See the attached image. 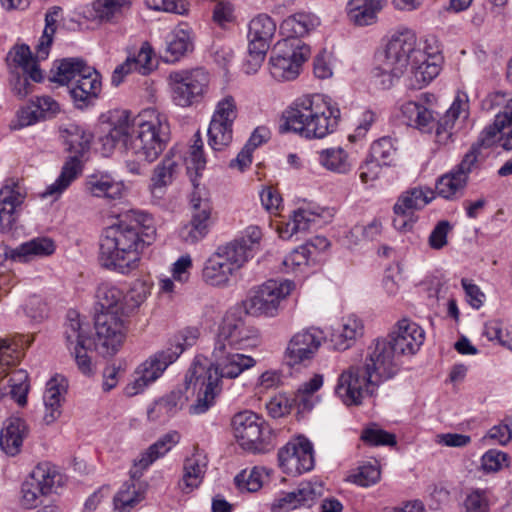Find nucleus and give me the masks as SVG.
<instances>
[{
	"label": "nucleus",
	"mask_w": 512,
	"mask_h": 512,
	"mask_svg": "<svg viewBox=\"0 0 512 512\" xmlns=\"http://www.w3.org/2000/svg\"><path fill=\"white\" fill-rule=\"evenodd\" d=\"M169 140L168 118L155 108L144 109L134 117L122 111L102 138L108 150L118 142L123 143L126 156L131 158L125 161V166L133 175H142L145 165L158 159Z\"/></svg>",
	"instance_id": "f257e3e1"
},
{
	"label": "nucleus",
	"mask_w": 512,
	"mask_h": 512,
	"mask_svg": "<svg viewBox=\"0 0 512 512\" xmlns=\"http://www.w3.org/2000/svg\"><path fill=\"white\" fill-rule=\"evenodd\" d=\"M441 62L442 56L438 50L420 48L416 34L407 29L394 34L385 49L376 53L372 74L379 85L387 89L410 65L408 86L421 89L438 76Z\"/></svg>",
	"instance_id": "f03ea898"
},
{
	"label": "nucleus",
	"mask_w": 512,
	"mask_h": 512,
	"mask_svg": "<svg viewBox=\"0 0 512 512\" xmlns=\"http://www.w3.org/2000/svg\"><path fill=\"white\" fill-rule=\"evenodd\" d=\"M150 215L131 211L126 220L105 229L100 243V261L110 270L127 274L139 265L144 250L155 239Z\"/></svg>",
	"instance_id": "7ed1b4c3"
},
{
	"label": "nucleus",
	"mask_w": 512,
	"mask_h": 512,
	"mask_svg": "<svg viewBox=\"0 0 512 512\" xmlns=\"http://www.w3.org/2000/svg\"><path fill=\"white\" fill-rule=\"evenodd\" d=\"M258 343V330L246 322L239 308L230 309L219 326L210 362L223 376H228L229 379L237 378L256 364L254 358L237 351L255 347Z\"/></svg>",
	"instance_id": "20e7f679"
},
{
	"label": "nucleus",
	"mask_w": 512,
	"mask_h": 512,
	"mask_svg": "<svg viewBox=\"0 0 512 512\" xmlns=\"http://www.w3.org/2000/svg\"><path fill=\"white\" fill-rule=\"evenodd\" d=\"M340 116V109L328 96L306 94L284 111L281 130L307 139H322L336 130Z\"/></svg>",
	"instance_id": "39448f33"
},
{
	"label": "nucleus",
	"mask_w": 512,
	"mask_h": 512,
	"mask_svg": "<svg viewBox=\"0 0 512 512\" xmlns=\"http://www.w3.org/2000/svg\"><path fill=\"white\" fill-rule=\"evenodd\" d=\"M340 116V109L328 96L306 94L284 111L281 130L307 139H322L336 130Z\"/></svg>",
	"instance_id": "423d86ee"
},
{
	"label": "nucleus",
	"mask_w": 512,
	"mask_h": 512,
	"mask_svg": "<svg viewBox=\"0 0 512 512\" xmlns=\"http://www.w3.org/2000/svg\"><path fill=\"white\" fill-rule=\"evenodd\" d=\"M65 150L69 154L58 178L42 193V197L58 199L83 171L89 158L93 135L84 127L69 123L60 128Z\"/></svg>",
	"instance_id": "0eeeda50"
},
{
	"label": "nucleus",
	"mask_w": 512,
	"mask_h": 512,
	"mask_svg": "<svg viewBox=\"0 0 512 512\" xmlns=\"http://www.w3.org/2000/svg\"><path fill=\"white\" fill-rule=\"evenodd\" d=\"M228 378L210 362L209 367L204 366L195 359L185 375V388L193 386L198 389L195 402L190 405L191 415H201L207 412L214 404L221 392V379Z\"/></svg>",
	"instance_id": "6e6552de"
},
{
	"label": "nucleus",
	"mask_w": 512,
	"mask_h": 512,
	"mask_svg": "<svg viewBox=\"0 0 512 512\" xmlns=\"http://www.w3.org/2000/svg\"><path fill=\"white\" fill-rule=\"evenodd\" d=\"M175 105L186 108L202 101L209 87V74L202 68L171 71L167 77Z\"/></svg>",
	"instance_id": "1a4fd4ad"
},
{
	"label": "nucleus",
	"mask_w": 512,
	"mask_h": 512,
	"mask_svg": "<svg viewBox=\"0 0 512 512\" xmlns=\"http://www.w3.org/2000/svg\"><path fill=\"white\" fill-rule=\"evenodd\" d=\"M233 434L239 445L252 453H265L272 448V434L265 421L252 411H242L232 418Z\"/></svg>",
	"instance_id": "9d476101"
},
{
	"label": "nucleus",
	"mask_w": 512,
	"mask_h": 512,
	"mask_svg": "<svg viewBox=\"0 0 512 512\" xmlns=\"http://www.w3.org/2000/svg\"><path fill=\"white\" fill-rule=\"evenodd\" d=\"M294 288L291 280H268L251 292L243 302L244 310L252 316L275 317Z\"/></svg>",
	"instance_id": "9b49d317"
},
{
	"label": "nucleus",
	"mask_w": 512,
	"mask_h": 512,
	"mask_svg": "<svg viewBox=\"0 0 512 512\" xmlns=\"http://www.w3.org/2000/svg\"><path fill=\"white\" fill-rule=\"evenodd\" d=\"M310 54V47L299 40H284L278 43L269 59L271 76L277 81L296 79Z\"/></svg>",
	"instance_id": "f8f14e48"
},
{
	"label": "nucleus",
	"mask_w": 512,
	"mask_h": 512,
	"mask_svg": "<svg viewBox=\"0 0 512 512\" xmlns=\"http://www.w3.org/2000/svg\"><path fill=\"white\" fill-rule=\"evenodd\" d=\"M62 484V476L49 462L39 463L21 485L19 501L22 507L33 509Z\"/></svg>",
	"instance_id": "ddd939ff"
},
{
	"label": "nucleus",
	"mask_w": 512,
	"mask_h": 512,
	"mask_svg": "<svg viewBox=\"0 0 512 512\" xmlns=\"http://www.w3.org/2000/svg\"><path fill=\"white\" fill-rule=\"evenodd\" d=\"M245 264L244 253L234 246L221 245L206 260L202 269V279L214 287H226L231 277Z\"/></svg>",
	"instance_id": "4468645a"
},
{
	"label": "nucleus",
	"mask_w": 512,
	"mask_h": 512,
	"mask_svg": "<svg viewBox=\"0 0 512 512\" xmlns=\"http://www.w3.org/2000/svg\"><path fill=\"white\" fill-rule=\"evenodd\" d=\"M378 385L362 365H351L339 375L335 393L347 406L360 405Z\"/></svg>",
	"instance_id": "2eb2a0df"
},
{
	"label": "nucleus",
	"mask_w": 512,
	"mask_h": 512,
	"mask_svg": "<svg viewBox=\"0 0 512 512\" xmlns=\"http://www.w3.org/2000/svg\"><path fill=\"white\" fill-rule=\"evenodd\" d=\"M477 166V147H474L465 153L457 165L436 180L435 193L437 196L448 201L462 198L468 186L469 176Z\"/></svg>",
	"instance_id": "dca6fc26"
},
{
	"label": "nucleus",
	"mask_w": 512,
	"mask_h": 512,
	"mask_svg": "<svg viewBox=\"0 0 512 512\" xmlns=\"http://www.w3.org/2000/svg\"><path fill=\"white\" fill-rule=\"evenodd\" d=\"M238 108L233 96L226 95L215 106L208 128V144L214 151H222L233 140V124Z\"/></svg>",
	"instance_id": "f3484780"
},
{
	"label": "nucleus",
	"mask_w": 512,
	"mask_h": 512,
	"mask_svg": "<svg viewBox=\"0 0 512 512\" xmlns=\"http://www.w3.org/2000/svg\"><path fill=\"white\" fill-rule=\"evenodd\" d=\"M125 316L116 312H100L95 319V350L103 356L114 355L126 336Z\"/></svg>",
	"instance_id": "a211bd4d"
},
{
	"label": "nucleus",
	"mask_w": 512,
	"mask_h": 512,
	"mask_svg": "<svg viewBox=\"0 0 512 512\" xmlns=\"http://www.w3.org/2000/svg\"><path fill=\"white\" fill-rule=\"evenodd\" d=\"M191 218L180 229L181 239L188 244L203 240L213 225L212 204L210 200L195 187L190 196Z\"/></svg>",
	"instance_id": "6ab92c4d"
},
{
	"label": "nucleus",
	"mask_w": 512,
	"mask_h": 512,
	"mask_svg": "<svg viewBox=\"0 0 512 512\" xmlns=\"http://www.w3.org/2000/svg\"><path fill=\"white\" fill-rule=\"evenodd\" d=\"M65 338L67 347L75 358L79 371L91 376L94 374V366L87 351L93 346L88 336V325H84L76 312H69L68 322L65 326Z\"/></svg>",
	"instance_id": "aec40b11"
},
{
	"label": "nucleus",
	"mask_w": 512,
	"mask_h": 512,
	"mask_svg": "<svg viewBox=\"0 0 512 512\" xmlns=\"http://www.w3.org/2000/svg\"><path fill=\"white\" fill-rule=\"evenodd\" d=\"M400 356L388 340L378 339L369 347L365 362L361 365L380 384L397 374Z\"/></svg>",
	"instance_id": "412c9836"
},
{
	"label": "nucleus",
	"mask_w": 512,
	"mask_h": 512,
	"mask_svg": "<svg viewBox=\"0 0 512 512\" xmlns=\"http://www.w3.org/2000/svg\"><path fill=\"white\" fill-rule=\"evenodd\" d=\"M278 463L281 470L292 476L311 471L314 467L312 443L304 436H298L287 442L278 451Z\"/></svg>",
	"instance_id": "4be33fe9"
},
{
	"label": "nucleus",
	"mask_w": 512,
	"mask_h": 512,
	"mask_svg": "<svg viewBox=\"0 0 512 512\" xmlns=\"http://www.w3.org/2000/svg\"><path fill=\"white\" fill-rule=\"evenodd\" d=\"M325 339L324 332L317 327H309L295 333L285 350V360L289 366L310 361Z\"/></svg>",
	"instance_id": "5701e85b"
},
{
	"label": "nucleus",
	"mask_w": 512,
	"mask_h": 512,
	"mask_svg": "<svg viewBox=\"0 0 512 512\" xmlns=\"http://www.w3.org/2000/svg\"><path fill=\"white\" fill-rule=\"evenodd\" d=\"M388 341L401 356L415 355L425 341V330L409 318L398 320L392 327Z\"/></svg>",
	"instance_id": "b1692460"
},
{
	"label": "nucleus",
	"mask_w": 512,
	"mask_h": 512,
	"mask_svg": "<svg viewBox=\"0 0 512 512\" xmlns=\"http://www.w3.org/2000/svg\"><path fill=\"white\" fill-rule=\"evenodd\" d=\"M323 486L317 481L301 482L290 492L281 493L271 504L274 512H289L302 506H311L321 496Z\"/></svg>",
	"instance_id": "393cba45"
},
{
	"label": "nucleus",
	"mask_w": 512,
	"mask_h": 512,
	"mask_svg": "<svg viewBox=\"0 0 512 512\" xmlns=\"http://www.w3.org/2000/svg\"><path fill=\"white\" fill-rule=\"evenodd\" d=\"M68 88L75 105L78 108L87 107L101 92V76L94 68L88 66L83 68L82 74Z\"/></svg>",
	"instance_id": "a878e982"
},
{
	"label": "nucleus",
	"mask_w": 512,
	"mask_h": 512,
	"mask_svg": "<svg viewBox=\"0 0 512 512\" xmlns=\"http://www.w3.org/2000/svg\"><path fill=\"white\" fill-rule=\"evenodd\" d=\"M468 97L465 93H458L450 108L438 120L435 130V142L439 146H447L453 142L455 121L468 117Z\"/></svg>",
	"instance_id": "bb28decb"
},
{
	"label": "nucleus",
	"mask_w": 512,
	"mask_h": 512,
	"mask_svg": "<svg viewBox=\"0 0 512 512\" xmlns=\"http://www.w3.org/2000/svg\"><path fill=\"white\" fill-rule=\"evenodd\" d=\"M179 168V161L170 155H166L161 162L154 167L148 186L153 200L159 202L164 199L168 187L176 179Z\"/></svg>",
	"instance_id": "cd10ccee"
},
{
	"label": "nucleus",
	"mask_w": 512,
	"mask_h": 512,
	"mask_svg": "<svg viewBox=\"0 0 512 512\" xmlns=\"http://www.w3.org/2000/svg\"><path fill=\"white\" fill-rule=\"evenodd\" d=\"M68 383L64 376L55 375L46 383L43 394L44 415L43 421L50 425L54 423L62 413V403L67 392Z\"/></svg>",
	"instance_id": "c85d7f7f"
},
{
	"label": "nucleus",
	"mask_w": 512,
	"mask_h": 512,
	"mask_svg": "<svg viewBox=\"0 0 512 512\" xmlns=\"http://www.w3.org/2000/svg\"><path fill=\"white\" fill-rule=\"evenodd\" d=\"M26 197L25 187L14 179H8L0 189V222L2 226L11 227L15 221L14 214Z\"/></svg>",
	"instance_id": "c756f323"
},
{
	"label": "nucleus",
	"mask_w": 512,
	"mask_h": 512,
	"mask_svg": "<svg viewBox=\"0 0 512 512\" xmlns=\"http://www.w3.org/2000/svg\"><path fill=\"white\" fill-rule=\"evenodd\" d=\"M153 49L148 42H143L136 54L129 55L124 63L117 66L112 75V84L118 86L123 76L136 71L141 75H147L154 69Z\"/></svg>",
	"instance_id": "7c9ffc66"
},
{
	"label": "nucleus",
	"mask_w": 512,
	"mask_h": 512,
	"mask_svg": "<svg viewBox=\"0 0 512 512\" xmlns=\"http://www.w3.org/2000/svg\"><path fill=\"white\" fill-rule=\"evenodd\" d=\"M194 32L187 23L177 25L166 37V61L175 62L194 50Z\"/></svg>",
	"instance_id": "2f4dec72"
},
{
	"label": "nucleus",
	"mask_w": 512,
	"mask_h": 512,
	"mask_svg": "<svg viewBox=\"0 0 512 512\" xmlns=\"http://www.w3.org/2000/svg\"><path fill=\"white\" fill-rule=\"evenodd\" d=\"M85 190L93 197L117 200L122 198L125 185L107 172H95L86 177Z\"/></svg>",
	"instance_id": "473e14b6"
},
{
	"label": "nucleus",
	"mask_w": 512,
	"mask_h": 512,
	"mask_svg": "<svg viewBox=\"0 0 512 512\" xmlns=\"http://www.w3.org/2000/svg\"><path fill=\"white\" fill-rule=\"evenodd\" d=\"M177 431H170L160 437L154 444L142 452L134 461L133 477H139L143 470L147 469L154 461L166 455L180 441Z\"/></svg>",
	"instance_id": "72a5a7b5"
},
{
	"label": "nucleus",
	"mask_w": 512,
	"mask_h": 512,
	"mask_svg": "<svg viewBox=\"0 0 512 512\" xmlns=\"http://www.w3.org/2000/svg\"><path fill=\"white\" fill-rule=\"evenodd\" d=\"M182 353L183 348L180 346L169 347L157 352L136 368L137 374H140L148 383L152 384Z\"/></svg>",
	"instance_id": "f704fd0d"
},
{
	"label": "nucleus",
	"mask_w": 512,
	"mask_h": 512,
	"mask_svg": "<svg viewBox=\"0 0 512 512\" xmlns=\"http://www.w3.org/2000/svg\"><path fill=\"white\" fill-rule=\"evenodd\" d=\"M55 244L48 237H36L27 242L20 244L15 248L6 250L7 258L17 262H29L35 258L46 257L53 254Z\"/></svg>",
	"instance_id": "c9c22d12"
},
{
	"label": "nucleus",
	"mask_w": 512,
	"mask_h": 512,
	"mask_svg": "<svg viewBox=\"0 0 512 512\" xmlns=\"http://www.w3.org/2000/svg\"><path fill=\"white\" fill-rule=\"evenodd\" d=\"M7 63L11 73L21 71L24 74H28L34 82H41L44 78L36 56L32 55L29 46L25 44L15 46L9 51Z\"/></svg>",
	"instance_id": "e433bc0d"
},
{
	"label": "nucleus",
	"mask_w": 512,
	"mask_h": 512,
	"mask_svg": "<svg viewBox=\"0 0 512 512\" xmlns=\"http://www.w3.org/2000/svg\"><path fill=\"white\" fill-rule=\"evenodd\" d=\"M28 433L29 427L23 419L10 418L0 432L1 449L9 456L17 455Z\"/></svg>",
	"instance_id": "4c0bfd02"
},
{
	"label": "nucleus",
	"mask_w": 512,
	"mask_h": 512,
	"mask_svg": "<svg viewBox=\"0 0 512 512\" xmlns=\"http://www.w3.org/2000/svg\"><path fill=\"white\" fill-rule=\"evenodd\" d=\"M320 18L307 11H301L288 16L280 25L281 32L286 35L288 40L305 37L320 26Z\"/></svg>",
	"instance_id": "58836bf2"
},
{
	"label": "nucleus",
	"mask_w": 512,
	"mask_h": 512,
	"mask_svg": "<svg viewBox=\"0 0 512 512\" xmlns=\"http://www.w3.org/2000/svg\"><path fill=\"white\" fill-rule=\"evenodd\" d=\"M207 469L206 456L201 453H194L184 461L183 475L178 482V487L183 493H190L202 483Z\"/></svg>",
	"instance_id": "ea45409f"
},
{
	"label": "nucleus",
	"mask_w": 512,
	"mask_h": 512,
	"mask_svg": "<svg viewBox=\"0 0 512 512\" xmlns=\"http://www.w3.org/2000/svg\"><path fill=\"white\" fill-rule=\"evenodd\" d=\"M275 21L267 14H259L255 16L248 26V44L257 48H265L269 50L271 41L276 32Z\"/></svg>",
	"instance_id": "a19ab883"
},
{
	"label": "nucleus",
	"mask_w": 512,
	"mask_h": 512,
	"mask_svg": "<svg viewBox=\"0 0 512 512\" xmlns=\"http://www.w3.org/2000/svg\"><path fill=\"white\" fill-rule=\"evenodd\" d=\"M363 323L357 316L351 314L342 318L340 326L331 334V342L337 350L350 348L356 339L363 334Z\"/></svg>",
	"instance_id": "79ce46f5"
},
{
	"label": "nucleus",
	"mask_w": 512,
	"mask_h": 512,
	"mask_svg": "<svg viewBox=\"0 0 512 512\" xmlns=\"http://www.w3.org/2000/svg\"><path fill=\"white\" fill-rule=\"evenodd\" d=\"M60 111V105L50 96L36 97L31 105L20 110L18 117L21 126H28L39 118H50Z\"/></svg>",
	"instance_id": "37998d69"
},
{
	"label": "nucleus",
	"mask_w": 512,
	"mask_h": 512,
	"mask_svg": "<svg viewBox=\"0 0 512 512\" xmlns=\"http://www.w3.org/2000/svg\"><path fill=\"white\" fill-rule=\"evenodd\" d=\"M385 0H349L347 15L358 26L372 24L377 13L383 8Z\"/></svg>",
	"instance_id": "c03bdc74"
},
{
	"label": "nucleus",
	"mask_w": 512,
	"mask_h": 512,
	"mask_svg": "<svg viewBox=\"0 0 512 512\" xmlns=\"http://www.w3.org/2000/svg\"><path fill=\"white\" fill-rule=\"evenodd\" d=\"M319 164L336 174H347L353 168L349 153L342 147H330L317 152Z\"/></svg>",
	"instance_id": "a18cd8bd"
},
{
	"label": "nucleus",
	"mask_w": 512,
	"mask_h": 512,
	"mask_svg": "<svg viewBox=\"0 0 512 512\" xmlns=\"http://www.w3.org/2000/svg\"><path fill=\"white\" fill-rule=\"evenodd\" d=\"M401 112L409 126L422 132H431L434 116L431 109L421 101H407L401 106Z\"/></svg>",
	"instance_id": "49530a36"
},
{
	"label": "nucleus",
	"mask_w": 512,
	"mask_h": 512,
	"mask_svg": "<svg viewBox=\"0 0 512 512\" xmlns=\"http://www.w3.org/2000/svg\"><path fill=\"white\" fill-rule=\"evenodd\" d=\"M188 400L187 395L182 389L171 391L168 395L156 400L147 410L150 420H158L162 416L174 415L182 409Z\"/></svg>",
	"instance_id": "de8ad7c7"
},
{
	"label": "nucleus",
	"mask_w": 512,
	"mask_h": 512,
	"mask_svg": "<svg viewBox=\"0 0 512 512\" xmlns=\"http://www.w3.org/2000/svg\"><path fill=\"white\" fill-rule=\"evenodd\" d=\"M151 290L152 283L143 279L133 281L120 306L122 316L128 317L136 313L150 296Z\"/></svg>",
	"instance_id": "09e8293b"
},
{
	"label": "nucleus",
	"mask_w": 512,
	"mask_h": 512,
	"mask_svg": "<svg viewBox=\"0 0 512 512\" xmlns=\"http://www.w3.org/2000/svg\"><path fill=\"white\" fill-rule=\"evenodd\" d=\"M132 480L125 482L114 495L113 505L116 512H130L144 499V489L137 483L132 475Z\"/></svg>",
	"instance_id": "8fccbe9b"
},
{
	"label": "nucleus",
	"mask_w": 512,
	"mask_h": 512,
	"mask_svg": "<svg viewBox=\"0 0 512 512\" xmlns=\"http://www.w3.org/2000/svg\"><path fill=\"white\" fill-rule=\"evenodd\" d=\"M434 199V192L428 188L415 187L403 192L393 210L405 211L414 214L415 210L422 209Z\"/></svg>",
	"instance_id": "3c124183"
},
{
	"label": "nucleus",
	"mask_w": 512,
	"mask_h": 512,
	"mask_svg": "<svg viewBox=\"0 0 512 512\" xmlns=\"http://www.w3.org/2000/svg\"><path fill=\"white\" fill-rule=\"evenodd\" d=\"M320 217V214L305 207H300L293 211L289 221L278 228L281 238L289 239L298 232L308 230L312 223Z\"/></svg>",
	"instance_id": "603ef678"
},
{
	"label": "nucleus",
	"mask_w": 512,
	"mask_h": 512,
	"mask_svg": "<svg viewBox=\"0 0 512 512\" xmlns=\"http://www.w3.org/2000/svg\"><path fill=\"white\" fill-rule=\"evenodd\" d=\"M323 375L315 374L308 381L302 383L294 394L293 402L300 412L312 410L318 402L315 393L323 386Z\"/></svg>",
	"instance_id": "864d4df0"
},
{
	"label": "nucleus",
	"mask_w": 512,
	"mask_h": 512,
	"mask_svg": "<svg viewBox=\"0 0 512 512\" xmlns=\"http://www.w3.org/2000/svg\"><path fill=\"white\" fill-rule=\"evenodd\" d=\"M97 302L101 312H116L121 315L120 306L124 293L111 283H101L96 292Z\"/></svg>",
	"instance_id": "5fc2aeb1"
},
{
	"label": "nucleus",
	"mask_w": 512,
	"mask_h": 512,
	"mask_svg": "<svg viewBox=\"0 0 512 512\" xmlns=\"http://www.w3.org/2000/svg\"><path fill=\"white\" fill-rule=\"evenodd\" d=\"M96 17L105 22H114L131 7L130 0H95L92 4Z\"/></svg>",
	"instance_id": "6e6d98bb"
},
{
	"label": "nucleus",
	"mask_w": 512,
	"mask_h": 512,
	"mask_svg": "<svg viewBox=\"0 0 512 512\" xmlns=\"http://www.w3.org/2000/svg\"><path fill=\"white\" fill-rule=\"evenodd\" d=\"M267 477L268 473L264 467L255 466L238 473L234 482L241 492H256L262 487Z\"/></svg>",
	"instance_id": "4d7b16f0"
},
{
	"label": "nucleus",
	"mask_w": 512,
	"mask_h": 512,
	"mask_svg": "<svg viewBox=\"0 0 512 512\" xmlns=\"http://www.w3.org/2000/svg\"><path fill=\"white\" fill-rule=\"evenodd\" d=\"M88 66L83 60L79 58H66L59 62L57 71L53 77V80L61 85H67L73 83L78 76L82 74L83 68Z\"/></svg>",
	"instance_id": "13d9d810"
},
{
	"label": "nucleus",
	"mask_w": 512,
	"mask_h": 512,
	"mask_svg": "<svg viewBox=\"0 0 512 512\" xmlns=\"http://www.w3.org/2000/svg\"><path fill=\"white\" fill-rule=\"evenodd\" d=\"M262 232L257 226H249L245 229L244 235L227 243V246H234L240 252L244 253L245 263L253 257V254L258 250Z\"/></svg>",
	"instance_id": "bf43d9fd"
},
{
	"label": "nucleus",
	"mask_w": 512,
	"mask_h": 512,
	"mask_svg": "<svg viewBox=\"0 0 512 512\" xmlns=\"http://www.w3.org/2000/svg\"><path fill=\"white\" fill-rule=\"evenodd\" d=\"M510 124H512V121L508 119L507 113H498L496 115L494 123L482 131L478 141L469 149L472 150L474 147H477V160L479 159L481 148L491 146L497 134L500 133L506 125Z\"/></svg>",
	"instance_id": "052dcab7"
},
{
	"label": "nucleus",
	"mask_w": 512,
	"mask_h": 512,
	"mask_svg": "<svg viewBox=\"0 0 512 512\" xmlns=\"http://www.w3.org/2000/svg\"><path fill=\"white\" fill-rule=\"evenodd\" d=\"M185 163L188 172L194 171L196 175H198L206 166L204 144L199 134L194 136L193 144L189 147L185 156Z\"/></svg>",
	"instance_id": "680f3d73"
},
{
	"label": "nucleus",
	"mask_w": 512,
	"mask_h": 512,
	"mask_svg": "<svg viewBox=\"0 0 512 512\" xmlns=\"http://www.w3.org/2000/svg\"><path fill=\"white\" fill-rule=\"evenodd\" d=\"M311 260H314V258L311 256L310 250H308L307 246L301 245L283 259V266L287 273L302 272Z\"/></svg>",
	"instance_id": "e2e57ef3"
},
{
	"label": "nucleus",
	"mask_w": 512,
	"mask_h": 512,
	"mask_svg": "<svg viewBox=\"0 0 512 512\" xmlns=\"http://www.w3.org/2000/svg\"><path fill=\"white\" fill-rule=\"evenodd\" d=\"M11 387V396L16 402L24 406L27 402V393L29 391V377L25 370L18 369L13 371L9 378Z\"/></svg>",
	"instance_id": "0e129e2a"
},
{
	"label": "nucleus",
	"mask_w": 512,
	"mask_h": 512,
	"mask_svg": "<svg viewBox=\"0 0 512 512\" xmlns=\"http://www.w3.org/2000/svg\"><path fill=\"white\" fill-rule=\"evenodd\" d=\"M396 149L393 141L389 137H383L375 141L370 148L369 158L378 162L380 165H390L394 159Z\"/></svg>",
	"instance_id": "69168bd1"
},
{
	"label": "nucleus",
	"mask_w": 512,
	"mask_h": 512,
	"mask_svg": "<svg viewBox=\"0 0 512 512\" xmlns=\"http://www.w3.org/2000/svg\"><path fill=\"white\" fill-rule=\"evenodd\" d=\"M361 440L370 446H394L396 444V437L394 434L389 433L376 424L366 427L361 433Z\"/></svg>",
	"instance_id": "338daca9"
},
{
	"label": "nucleus",
	"mask_w": 512,
	"mask_h": 512,
	"mask_svg": "<svg viewBox=\"0 0 512 512\" xmlns=\"http://www.w3.org/2000/svg\"><path fill=\"white\" fill-rule=\"evenodd\" d=\"M464 512H489V498L485 490L470 491L463 501Z\"/></svg>",
	"instance_id": "774afa93"
}]
</instances>
